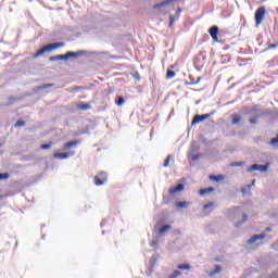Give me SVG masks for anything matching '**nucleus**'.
<instances>
[{
	"instance_id": "obj_1",
	"label": "nucleus",
	"mask_w": 278,
	"mask_h": 278,
	"mask_svg": "<svg viewBox=\"0 0 278 278\" xmlns=\"http://www.w3.org/2000/svg\"><path fill=\"white\" fill-rule=\"evenodd\" d=\"M84 53H86V52H84V51H78V52L68 51L65 54H59V55L50 56L49 60H50V62H60V60H68L70 58H77L78 55H84Z\"/></svg>"
},
{
	"instance_id": "obj_2",
	"label": "nucleus",
	"mask_w": 278,
	"mask_h": 278,
	"mask_svg": "<svg viewBox=\"0 0 278 278\" xmlns=\"http://www.w3.org/2000/svg\"><path fill=\"white\" fill-rule=\"evenodd\" d=\"M62 47H64V42L47 45L36 52V58H38L39 55H42L43 53H47V51H55V49H60Z\"/></svg>"
},
{
	"instance_id": "obj_3",
	"label": "nucleus",
	"mask_w": 278,
	"mask_h": 278,
	"mask_svg": "<svg viewBox=\"0 0 278 278\" xmlns=\"http://www.w3.org/2000/svg\"><path fill=\"white\" fill-rule=\"evenodd\" d=\"M264 18H266V7H260L254 14L256 27H260V25H262Z\"/></svg>"
},
{
	"instance_id": "obj_4",
	"label": "nucleus",
	"mask_w": 278,
	"mask_h": 278,
	"mask_svg": "<svg viewBox=\"0 0 278 278\" xmlns=\"http://www.w3.org/2000/svg\"><path fill=\"white\" fill-rule=\"evenodd\" d=\"M270 164L260 165V164H253L247 169V173H254V170H258L260 173H266L268 172V167Z\"/></svg>"
},
{
	"instance_id": "obj_5",
	"label": "nucleus",
	"mask_w": 278,
	"mask_h": 278,
	"mask_svg": "<svg viewBox=\"0 0 278 278\" xmlns=\"http://www.w3.org/2000/svg\"><path fill=\"white\" fill-rule=\"evenodd\" d=\"M267 233L266 232H261L260 235H254L252 236L248 241L247 244L249 247H253L256 242H260L266 238Z\"/></svg>"
},
{
	"instance_id": "obj_6",
	"label": "nucleus",
	"mask_w": 278,
	"mask_h": 278,
	"mask_svg": "<svg viewBox=\"0 0 278 278\" xmlns=\"http://www.w3.org/2000/svg\"><path fill=\"white\" fill-rule=\"evenodd\" d=\"M108 182V174L105 172L100 173L98 176H94L96 186H103Z\"/></svg>"
},
{
	"instance_id": "obj_7",
	"label": "nucleus",
	"mask_w": 278,
	"mask_h": 278,
	"mask_svg": "<svg viewBox=\"0 0 278 278\" xmlns=\"http://www.w3.org/2000/svg\"><path fill=\"white\" fill-rule=\"evenodd\" d=\"M214 113H206L203 115H195L191 122V125H197L198 123H203V121H207L210 116H213Z\"/></svg>"
},
{
	"instance_id": "obj_8",
	"label": "nucleus",
	"mask_w": 278,
	"mask_h": 278,
	"mask_svg": "<svg viewBox=\"0 0 278 278\" xmlns=\"http://www.w3.org/2000/svg\"><path fill=\"white\" fill-rule=\"evenodd\" d=\"M73 155H75V151H70L67 153L56 152L53 154V157L55 160H68V157H73Z\"/></svg>"
},
{
	"instance_id": "obj_9",
	"label": "nucleus",
	"mask_w": 278,
	"mask_h": 278,
	"mask_svg": "<svg viewBox=\"0 0 278 278\" xmlns=\"http://www.w3.org/2000/svg\"><path fill=\"white\" fill-rule=\"evenodd\" d=\"M208 34H210V36H211V38L213 39L214 42H218V34H219L218 26H212L208 29Z\"/></svg>"
},
{
	"instance_id": "obj_10",
	"label": "nucleus",
	"mask_w": 278,
	"mask_h": 278,
	"mask_svg": "<svg viewBox=\"0 0 278 278\" xmlns=\"http://www.w3.org/2000/svg\"><path fill=\"white\" fill-rule=\"evenodd\" d=\"M237 216H241V220L235 223V227H241L242 224L247 223L249 216L247 215V213H241L239 210H237Z\"/></svg>"
},
{
	"instance_id": "obj_11",
	"label": "nucleus",
	"mask_w": 278,
	"mask_h": 278,
	"mask_svg": "<svg viewBox=\"0 0 278 278\" xmlns=\"http://www.w3.org/2000/svg\"><path fill=\"white\" fill-rule=\"evenodd\" d=\"M177 0H165L160 3L154 4V10H162V8H165V5H170L175 3Z\"/></svg>"
},
{
	"instance_id": "obj_12",
	"label": "nucleus",
	"mask_w": 278,
	"mask_h": 278,
	"mask_svg": "<svg viewBox=\"0 0 278 278\" xmlns=\"http://www.w3.org/2000/svg\"><path fill=\"white\" fill-rule=\"evenodd\" d=\"M189 157L192 160V162H197L203 157L202 154H194V146L191 147V150L189 152Z\"/></svg>"
},
{
	"instance_id": "obj_13",
	"label": "nucleus",
	"mask_w": 278,
	"mask_h": 278,
	"mask_svg": "<svg viewBox=\"0 0 278 278\" xmlns=\"http://www.w3.org/2000/svg\"><path fill=\"white\" fill-rule=\"evenodd\" d=\"M185 186L184 184H178L176 187L169 189V194H177V192H182Z\"/></svg>"
},
{
	"instance_id": "obj_14",
	"label": "nucleus",
	"mask_w": 278,
	"mask_h": 278,
	"mask_svg": "<svg viewBox=\"0 0 278 278\" xmlns=\"http://www.w3.org/2000/svg\"><path fill=\"white\" fill-rule=\"evenodd\" d=\"M79 144V141H71L64 144L63 149L64 151H67V149H73V147H77Z\"/></svg>"
},
{
	"instance_id": "obj_15",
	"label": "nucleus",
	"mask_w": 278,
	"mask_h": 278,
	"mask_svg": "<svg viewBox=\"0 0 278 278\" xmlns=\"http://www.w3.org/2000/svg\"><path fill=\"white\" fill-rule=\"evenodd\" d=\"M210 192H214V188L208 187V188L200 189L199 194L200 197H203L205 194H210Z\"/></svg>"
},
{
	"instance_id": "obj_16",
	"label": "nucleus",
	"mask_w": 278,
	"mask_h": 278,
	"mask_svg": "<svg viewBox=\"0 0 278 278\" xmlns=\"http://www.w3.org/2000/svg\"><path fill=\"white\" fill-rule=\"evenodd\" d=\"M222 270H223V267H220V265H216L215 269L210 273V277H214V275L220 274Z\"/></svg>"
},
{
	"instance_id": "obj_17",
	"label": "nucleus",
	"mask_w": 278,
	"mask_h": 278,
	"mask_svg": "<svg viewBox=\"0 0 278 278\" xmlns=\"http://www.w3.org/2000/svg\"><path fill=\"white\" fill-rule=\"evenodd\" d=\"M115 104L118 106V108H122V105H125V99L123 97H117L115 99Z\"/></svg>"
},
{
	"instance_id": "obj_18",
	"label": "nucleus",
	"mask_w": 278,
	"mask_h": 278,
	"mask_svg": "<svg viewBox=\"0 0 278 278\" xmlns=\"http://www.w3.org/2000/svg\"><path fill=\"white\" fill-rule=\"evenodd\" d=\"M166 231H170V225H165L159 229V233L164 235Z\"/></svg>"
},
{
	"instance_id": "obj_19",
	"label": "nucleus",
	"mask_w": 278,
	"mask_h": 278,
	"mask_svg": "<svg viewBox=\"0 0 278 278\" xmlns=\"http://www.w3.org/2000/svg\"><path fill=\"white\" fill-rule=\"evenodd\" d=\"M211 181H223V179H225V177L223 175H218V176H210Z\"/></svg>"
},
{
	"instance_id": "obj_20",
	"label": "nucleus",
	"mask_w": 278,
	"mask_h": 278,
	"mask_svg": "<svg viewBox=\"0 0 278 278\" xmlns=\"http://www.w3.org/2000/svg\"><path fill=\"white\" fill-rule=\"evenodd\" d=\"M190 268H192V267L190 266V264H179V265H178V269H179V270H190Z\"/></svg>"
},
{
	"instance_id": "obj_21",
	"label": "nucleus",
	"mask_w": 278,
	"mask_h": 278,
	"mask_svg": "<svg viewBox=\"0 0 278 278\" xmlns=\"http://www.w3.org/2000/svg\"><path fill=\"white\" fill-rule=\"evenodd\" d=\"M260 121V113H257L254 117L250 118L251 125H256V123Z\"/></svg>"
},
{
	"instance_id": "obj_22",
	"label": "nucleus",
	"mask_w": 278,
	"mask_h": 278,
	"mask_svg": "<svg viewBox=\"0 0 278 278\" xmlns=\"http://www.w3.org/2000/svg\"><path fill=\"white\" fill-rule=\"evenodd\" d=\"M242 121L240 115H235L232 118V125H238Z\"/></svg>"
},
{
	"instance_id": "obj_23",
	"label": "nucleus",
	"mask_w": 278,
	"mask_h": 278,
	"mask_svg": "<svg viewBox=\"0 0 278 278\" xmlns=\"http://www.w3.org/2000/svg\"><path fill=\"white\" fill-rule=\"evenodd\" d=\"M25 125H26L25 121L18 119V121L15 123L14 127H15V128L25 127Z\"/></svg>"
},
{
	"instance_id": "obj_24",
	"label": "nucleus",
	"mask_w": 278,
	"mask_h": 278,
	"mask_svg": "<svg viewBox=\"0 0 278 278\" xmlns=\"http://www.w3.org/2000/svg\"><path fill=\"white\" fill-rule=\"evenodd\" d=\"M188 205H190V202H176L177 207H188Z\"/></svg>"
},
{
	"instance_id": "obj_25",
	"label": "nucleus",
	"mask_w": 278,
	"mask_h": 278,
	"mask_svg": "<svg viewBox=\"0 0 278 278\" xmlns=\"http://www.w3.org/2000/svg\"><path fill=\"white\" fill-rule=\"evenodd\" d=\"M47 88H53V84H46L37 88V90H47Z\"/></svg>"
},
{
	"instance_id": "obj_26",
	"label": "nucleus",
	"mask_w": 278,
	"mask_h": 278,
	"mask_svg": "<svg viewBox=\"0 0 278 278\" xmlns=\"http://www.w3.org/2000/svg\"><path fill=\"white\" fill-rule=\"evenodd\" d=\"M177 277H181V271L176 269L173 274L169 275L168 278H177Z\"/></svg>"
},
{
	"instance_id": "obj_27",
	"label": "nucleus",
	"mask_w": 278,
	"mask_h": 278,
	"mask_svg": "<svg viewBox=\"0 0 278 278\" xmlns=\"http://www.w3.org/2000/svg\"><path fill=\"white\" fill-rule=\"evenodd\" d=\"M3 179H10L9 173H0V181H3Z\"/></svg>"
},
{
	"instance_id": "obj_28",
	"label": "nucleus",
	"mask_w": 278,
	"mask_h": 278,
	"mask_svg": "<svg viewBox=\"0 0 278 278\" xmlns=\"http://www.w3.org/2000/svg\"><path fill=\"white\" fill-rule=\"evenodd\" d=\"M230 166L232 168H236L238 166H244V162H232V163H230Z\"/></svg>"
},
{
	"instance_id": "obj_29",
	"label": "nucleus",
	"mask_w": 278,
	"mask_h": 278,
	"mask_svg": "<svg viewBox=\"0 0 278 278\" xmlns=\"http://www.w3.org/2000/svg\"><path fill=\"white\" fill-rule=\"evenodd\" d=\"M78 110H90V104H88V103L79 104Z\"/></svg>"
},
{
	"instance_id": "obj_30",
	"label": "nucleus",
	"mask_w": 278,
	"mask_h": 278,
	"mask_svg": "<svg viewBox=\"0 0 278 278\" xmlns=\"http://www.w3.org/2000/svg\"><path fill=\"white\" fill-rule=\"evenodd\" d=\"M169 164H170V155H168V156L165 159L163 166H164L165 168H168V165H169Z\"/></svg>"
},
{
	"instance_id": "obj_31",
	"label": "nucleus",
	"mask_w": 278,
	"mask_h": 278,
	"mask_svg": "<svg viewBox=\"0 0 278 278\" xmlns=\"http://www.w3.org/2000/svg\"><path fill=\"white\" fill-rule=\"evenodd\" d=\"M166 77H167V79H173V77H175V72L168 70Z\"/></svg>"
},
{
	"instance_id": "obj_32",
	"label": "nucleus",
	"mask_w": 278,
	"mask_h": 278,
	"mask_svg": "<svg viewBox=\"0 0 278 278\" xmlns=\"http://www.w3.org/2000/svg\"><path fill=\"white\" fill-rule=\"evenodd\" d=\"M201 79H202L201 77H198L195 81H189L187 84H188V86H195V84H199L201 81Z\"/></svg>"
},
{
	"instance_id": "obj_33",
	"label": "nucleus",
	"mask_w": 278,
	"mask_h": 278,
	"mask_svg": "<svg viewBox=\"0 0 278 278\" xmlns=\"http://www.w3.org/2000/svg\"><path fill=\"white\" fill-rule=\"evenodd\" d=\"M51 147H53V143H45V144H41V149H43V150L51 149Z\"/></svg>"
},
{
	"instance_id": "obj_34",
	"label": "nucleus",
	"mask_w": 278,
	"mask_h": 278,
	"mask_svg": "<svg viewBox=\"0 0 278 278\" xmlns=\"http://www.w3.org/2000/svg\"><path fill=\"white\" fill-rule=\"evenodd\" d=\"M212 207H214V202H210L207 204H204L203 210H210Z\"/></svg>"
},
{
	"instance_id": "obj_35",
	"label": "nucleus",
	"mask_w": 278,
	"mask_h": 278,
	"mask_svg": "<svg viewBox=\"0 0 278 278\" xmlns=\"http://www.w3.org/2000/svg\"><path fill=\"white\" fill-rule=\"evenodd\" d=\"M175 18H178L177 15L169 17V27H173V23H175Z\"/></svg>"
},
{
	"instance_id": "obj_36",
	"label": "nucleus",
	"mask_w": 278,
	"mask_h": 278,
	"mask_svg": "<svg viewBox=\"0 0 278 278\" xmlns=\"http://www.w3.org/2000/svg\"><path fill=\"white\" fill-rule=\"evenodd\" d=\"M175 18H178L177 15L169 17V27H173V23H175Z\"/></svg>"
},
{
	"instance_id": "obj_37",
	"label": "nucleus",
	"mask_w": 278,
	"mask_h": 278,
	"mask_svg": "<svg viewBox=\"0 0 278 278\" xmlns=\"http://www.w3.org/2000/svg\"><path fill=\"white\" fill-rule=\"evenodd\" d=\"M151 247H153V249H157V239L152 240Z\"/></svg>"
},
{
	"instance_id": "obj_38",
	"label": "nucleus",
	"mask_w": 278,
	"mask_h": 278,
	"mask_svg": "<svg viewBox=\"0 0 278 278\" xmlns=\"http://www.w3.org/2000/svg\"><path fill=\"white\" fill-rule=\"evenodd\" d=\"M253 186H255V180H253L251 185H248L247 188L250 190V188H253Z\"/></svg>"
},
{
	"instance_id": "obj_39",
	"label": "nucleus",
	"mask_w": 278,
	"mask_h": 278,
	"mask_svg": "<svg viewBox=\"0 0 278 278\" xmlns=\"http://www.w3.org/2000/svg\"><path fill=\"white\" fill-rule=\"evenodd\" d=\"M276 48H277V45H275V43H271L268 46V49H276Z\"/></svg>"
},
{
	"instance_id": "obj_40",
	"label": "nucleus",
	"mask_w": 278,
	"mask_h": 278,
	"mask_svg": "<svg viewBox=\"0 0 278 278\" xmlns=\"http://www.w3.org/2000/svg\"><path fill=\"white\" fill-rule=\"evenodd\" d=\"M268 278H278V274H277V273H274V274H271Z\"/></svg>"
},
{
	"instance_id": "obj_41",
	"label": "nucleus",
	"mask_w": 278,
	"mask_h": 278,
	"mask_svg": "<svg viewBox=\"0 0 278 278\" xmlns=\"http://www.w3.org/2000/svg\"><path fill=\"white\" fill-rule=\"evenodd\" d=\"M179 14H181V9H178V11L176 12L177 18H179Z\"/></svg>"
},
{
	"instance_id": "obj_42",
	"label": "nucleus",
	"mask_w": 278,
	"mask_h": 278,
	"mask_svg": "<svg viewBox=\"0 0 278 278\" xmlns=\"http://www.w3.org/2000/svg\"><path fill=\"white\" fill-rule=\"evenodd\" d=\"M268 231H271L270 228H266L263 232L268 233Z\"/></svg>"
},
{
	"instance_id": "obj_43",
	"label": "nucleus",
	"mask_w": 278,
	"mask_h": 278,
	"mask_svg": "<svg viewBox=\"0 0 278 278\" xmlns=\"http://www.w3.org/2000/svg\"><path fill=\"white\" fill-rule=\"evenodd\" d=\"M241 192H242L243 194H247V189H242Z\"/></svg>"
},
{
	"instance_id": "obj_44",
	"label": "nucleus",
	"mask_w": 278,
	"mask_h": 278,
	"mask_svg": "<svg viewBox=\"0 0 278 278\" xmlns=\"http://www.w3.org/2000/svg\"><path fill=\"white\" fill-rule=\"evenodd\" d=\"M75 90H81V87H75Z\"/></svg>"
},
{
	"instance_id": "obj_45",
	"label": "nucleus",
	"mask_w": 278,
	"mask_h": 278,
	"mask_svg": "<svg viewBox=\"0 0 278 278\" xmlns=\"http://www.w3.org/2000/svg\"><path fill=\"white\" fill-rule=\"evenodd\" d=\"M161 12V14H165V12L164 11H160Z\"/></svg>"
},
{
	"instance_id": "obj_46",
	"label": "nucleus",
	"mask_w": 278,
	"mask_h": 278,
	"mask_svg": "<svg viewBox=\"0 0 278 278\" xmlns=\"http://www.w3.org/2000/svg\"><path fill=\"white\" fill-rule=\"evenodd\" d=\"M33 58H36V53L33 54Z\"/></svg>"
},
{
	"instance_id": "obj_47",
	"label": "nucleus",
	"mask_w": 278,
	"mask_h": 278,
	"mask_svg": "<svg viewBox=\"0 0 278 278\" xmlns=\"http://www.w3.org/2000/svg\"><path fill=\"white\" fill-rule=\"evenodd\" d=\"M10 12H12V9H10Z\"/></svg>"
}]
</instances>
